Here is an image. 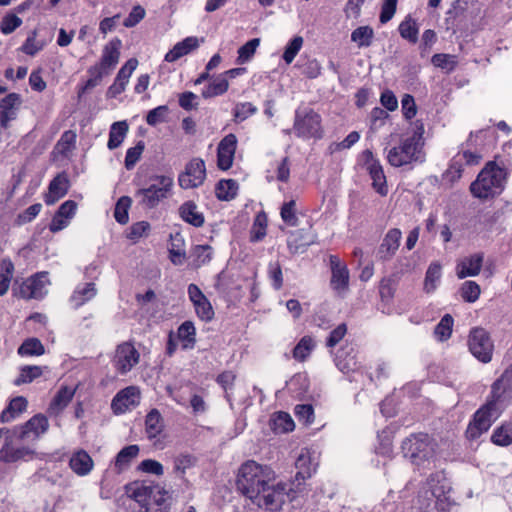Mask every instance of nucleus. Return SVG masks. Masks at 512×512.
Returning a JSON list of instances; mask_svg holds the SVG:
<instances>
[{"instance_id":"obj_53","label":"nucleus","mask_w":512,"mask_h":512,"mask_svg":"<svg viewBox=\"0 0 512 512\" xmlns=\"http://www.w3.org/2000/svg\"><path fill=\"white\" fill-rule=\"evenodd\" d=\"M303 46V38L295 36L284 48L282 59L287 65L291 64Z\"/></svg>"},{"instance_id":"obj_62","label":"nucleus","mask_w":512,"mask_h":512,"mask_svg":"<svg viewBox=\"0 0 512 512\" xmlns=\"http://www.w3.org/2000/svg\"><path fill=\"white\" fill-rule=\"evenodd\" d=\"M144 147L143 141H139L134 147L127 150L125 156V167L127 170L134 168L143 153Z\"/></svg>"},{"instance_id":"obj_4","label":"nucleus","mask_w":512,"mask_h":512,"mask_svg":"<svg viewBox=\"0 0 512 512\" xmlns=\"http://www.w3.org/2000/svg\"><path fill=\"white\" fill-rule=\"evenodd\" d=\"M121 46L122 43L118 38L112 39L104 46L100 61L87 71L89 78L79 89V97L98 86L104 77L111 74L119 62Z\"/></svg>"},{"instance_id":"obj_39","label":"nucleus","mask_w":512,"mask_h":512,"mask_svg":"<svg viewBox=\"0 0 512 512\" xmlns=\"http://www.w3.org/2000/svg\"><path fill=\"white\" fill-rule=\"evenodd\" d=\"M170 240V259L174 264L180 265L185 258L184 238L179 232H176L175 234H171Z\"/></svg>"},{"instance_id":"obj_47","label":"nucleus","mask_w":512,"mask_h":512,"mask_svg":"<svg viewBox=\"0 0 512 512\" xmlns=\"http://www.w3.org/2000/svg\"><path fill=\"white\" fill-rule=\"evenodd\" d=\"M44 352V346L37 338H28L18 348V354L21 356H40Z\"/></svg>"},{"instance_id":"obj_57","label":"nucleus","mask_w":512,"mask_h":512,"mask_svg":"<svg viewBox=\"0 0 512 512\" xmlns=\"http://www.w3.org/2000/svg\"><path fill=\"white\" fill-rule=\"evenodd\" d=\"M431 62L435 67L441 68L446 72L453 71L457 65L456 56L442 53L433 55Z\"/></svg>"},{"instance_id":"obj_15","label":"nucleus","mask_w":512,"mask_h":512,"mask_svg":"<svg viewBox=\"0 0 512 512\" xmlns=\"http://www.w3.org/2000/svg\"><path fill=\"white\" fill-rule=\"evenodd\" d=\"M140 402V391L135 386L120 390L113 398L111 408L116 414H122Z\"/></svg>"},{"instance_id":"obj_16","label":"nucleus","mask_w":512,"mask_h":512,"mask_svg":"<svg viewBox=\"0 0 512 512\" xmlns=\"http://www.w3.org/2000/svg\"><path fill=\"white\" fill-rule=\"evenodd\" d=\"M484 253L476 252L458 260L456 264V275L459 279L477 276L483 267Z\"/></svg>"},{"instance_id":"obj_20","label":"nucleus","mask_w":512,"mask_h":512,"mask_svg":"<svg viewBox=\"0 0 512 512\" xmlns=\"http://www.w3.org/2000/svg\"><path fill=\"white\" fill-rule=\"evenodd\" d=\"M20 104V96L16 93H10L1 100L0 124L2 127L7 128L10 121L16 118Z\"/></svg>"},{"instance_id":"obj_49","label":"nucleus","mask_w":512,"mask_h":512,"mask_svg":"<svg viewBox=\"0 0 512 512\" xmlns=\"http://www.w3.org/2000/svg\"><path fill=\"white\" fill-rule=\"evenodd\" d=\"M462 172L463 165L460 163V158L453 157L448 169L444 172L442 179L445 183L452 186L462 177Z\"/></svg>"},{"instance_id":"obj_11","label":"nucleus","mask_w":512,"mask_h":512,"mask_svg":"<svg viewBox=\"0 0 512 512\" xmlns=\"http://www.w3.org/2000/svg\"><path fill=\"white\" fill-rule=\"evenodd\" d=\"M139 359L140 354L134 345L124 342L117 346L112 363L119 374L125 375L139 363Z\"/></svg>"},{"instance_id":"obj_60","label":"nucleus","mask_w":512,"mask_h":512,"mask_svg":"<svg viewBox=\"0 0 512 512\" xmlns=\"http://www.w3.org/2000/svg\"><path fill=\"white\" fill-rule=\"evenodd\" d=\"M281 218L282 220L289 226H297L298 225V217L296 215V202L295 200H290L285 202L281 207Z\"/></svg>"},{"instance_id":"obj_30","label":"nucleus","mask_w":512,"mask_h":512,"mask_svg":"<svg viewBox=\"0 0 512 512\" xmlns=\"http://www.w3.org/2000/svg\"><path fill=\"white\" fill-rule=\"evenodd\" d=\"M419 509L421 512H449V503L445 498L436 497L433 492H425V496L419 497Z\"/></svg>"},{"instance_id":"obj_63","label":"nucleus","mask_w":512,"mask_h":512,"mask_svg":"<svg viewBox=\"0 0 512 512\" xmlns=\"http://www.w3.org/2000/svg\"><path fill=\"white\" fill-rule=\"evenodd\" d=\"M294 413L299 422L310 425L314 421V409L310 404H299L294 408Z\"/></svg>"},{"instance_id":"obj_2","label":"nucleus","mask_w":512,"mask_h":512,"mask_svg":"<svg viewBox=\"0 0 512 512\" xmlns=\"http://www.w3.org/2000/svg\"><path fill=\"white\" fill-rule=\"evenodd\" d=\"M128 492L139 504L141 512H169L171 495L159 483L143 481L133 483Z\"/></svg>"},{"instance_id":"obj_42","label":"nucleus","mask_w":512,"mask_h":512,"mask_svg":"<svg viewBox=\"0 0 512 512\" xmlns=\"http://www.w3.org/2000/svg\"><path fill=\"white\" fill-rule=\"evenodd\" d=\"M271 427L275 433H288L294 430L295 424L286 412H278L271 420Z\"/></svg>"},{"instance_id":"obj_61","label":"nucleus","mask_w":512,"mask_h":512,"mask_svg":"<svg viewBox=\"0 0 512 512\" xmlns=\"http://www.w3.org/2000/svg\"><path fill=\"white\" fill-rule=\"evenodd\" d=\"M396 291V285L390 278H383L379 284V295L381 301L390 304Z\"/></svg>"},{"instance_id":"obj_34","label":"nucleus","mask_w":512,"mask_h":512,"mask_svg":"<svg viewBox=\"0 0 512 512\" xmlns=\"http://www.w3.org/2000/svg\"><path fill=\"white\" fill-rule=\"evenodd\" d=\"M164 421L157 409H152L145 418V432L149 439H154L162 433Z\"/></svg>"},{"instance_id":"obj_13","label":"nucleus","mask_w":512,"mask_h":512,"mask_svg":"<svg viewBox=\"0 0 512 512\" xmlns=\"http://www.w3.org/2000/svg\"><path fill=\"white\" fill-rule=\"evenodd\" d=\"M363 156L365 159L364 165L372 180L373 189L381 196H386L388 194V186L382 165L370 150H365Z\"/></svg>"},{"instance_id":"obj_7","label":"nucleus","mask_w":512,"mask_h":512,"mask_svg":"<svg viewBox=\"0 0 512 512\" xmlns=\"http://www.w3.org/2000/svg\"><path fill=\"white\" fill-rule=\"evenodd\" d=\"M293 132L298 138L319 140L324 136L321 115L310 107L295 111Z\"/></svg>"},{"instance_id":"obj_14","label":"nucleus","mask_w":512,"mask_h":512,"mask_svg":"<svg viewBox=\"0 0 512 512\" xmlns=\"http://www.w3.org/2000/svg\"><path fill=\"white\" fill-rule=\"evenodd\" d=\"M329 265L331 269L330 285L338 293L346 291L349 286V271L345 263L338 256L330 255Z\"/></svg>"},{"instance_id":"obj_26","label":"nucleus","mask_w":512,"mask_h":512,"mask_svg":"<svg viewBox=\"0 0 512 512\" xmlns=\"http://www.w3.org/2000/svg\"><path fill=\"white\" fill-rule=\"evenodd\" d=\"M14 438H16V436L10 434V438L4 442L0 449V459L4 462H16L33 454V451L27 447H14Z\"/></svg>"},{"instance_id":"obj_46","label":"nucleus","mask_w":512,"mask_h":512,"mask_svg":"<svg viewBox=\"0 0 512 512\" xmlns=\"http://www.w3.org/2000/svg\"><path fill=\"white\" fill-rule=\"evenodd\" d=\"M442 274V267L438 262H433L429 265L424 281V289L427 293L435 290Z\"/></svg>"},{"instance_id":"obj_27","label":"nucleus","mask_w":512,"mask_h":512,"mask_svg":"<svg viewBox=\"0 0 512 512\" xmlns=\"http://www.w3.org/2000/svg\"><path fill=\"white\" fill-rule=\"evenodd\" d=\"M192 467V455L188 451L176 452L172 456V475L188 484L186 473Z\"/></svg>"},{"instance_id":"obj_28","label":"nucleus","mask_w":512,"mask_h":512,"mask_svg":"<svg viewBox=\"0 0 512 512\" xmlns=\"http://www.w3.org/2000/svg\"><path fill=\"white\" fill-rule=\"evenodd\" d=\"M69 466L75 474L85 476L93 469L94 462L85 450H78L72 454Z\"/></svg>"},{"instance_id":"obj_37","label":"nucleus","mask_w":512,"mask_h":512,"mask_svg":"<svg viewBox=\"0 0 512 512\" xmlns=\"http://www.w3.org/2000/svg\"><path fill=\"white\" fill-rule=\"evenodd\" d=\"M128 124L126 121L114 122L111 125L109 132V140L107 146L110 150H114L119 147L124 141L128 132Z\"/></svg>"},{"instance_id":"obj_40","label":"nucleus","mask_w":512,"mask_h":512,"mask_svg":"<svg viewBox=\"0 0 512 512\" xmlns=\"http://www.w3.org/2000/svg\"><path fill=\"white\" fill-rule=\"evenodd\" d=\"M229 88V82L226 77L219 75L202 90V96L204 98H212L219 95H223Z\"/></svg>"},{"instance_id":"obj_36","label":"nucleus","mask_w":512,"mask_h":512,"mask_svg":"<svg viewBox=\"0 0 512 512\" xmlns=\"http://www.w3.org/2000/svg\"><path fill=\"white\" fill-rule=\"evenodd\" d=\"M316 347L314 338L310 335L303 336L292 350V357L298 362H304Z\"/></svg>"},{"instance_id":"obj_18","label":"nucleus","mask_w":512,"mask_h":512,"mask_svg":"<svg viewBox=\"0 0 512 512\" xmlns=\"http://www.w3.org/2000/svg\"><path fill=\"white\" fill-rule=\"evenodd\" d=\"M192 345V321H185L177 333L170 332L167 343V354L172 355L177 347L188 349Z\"/></svg>"},{"instance_id":"obj_12","label":"nucleus","mask_w":512,"mask_h":512,"mask_svg":"<svg viewBox=\"0 0 512 512\" xmlns=\"http://www.w3.org/2000/svg\"><path fill=\"white\" fill-rule=\"evenodd\" d=\"M49 427V422L43 414H36L30 418L24 425L16 426L11 430V433L16 436L18 440H34L46 433Z\"/></svg>"},{"instance_id":"obj_55","label":"nucleus","mask_w":512,"mask_h":512,"mask_svg":"<svg viewBox=\"0 0 512 512\" xmlns=\"http://www.w3.org/2000/svg\"><path fill=\"white\" fill-rule=\"evenodd\" d=\"M131 198L122 196L116 203L114 217L120 224H126L129 220L128 210L131 206Z\"/></svg>"},{"instance_id":"obj_8","label":"nucleus","mask_w":512,"mask_h":512,"mask_svg":"<svg viewBox=\"0 0 512 512\" xmlns=\"http://www.w3.org/2000/svg\"><path fill=\"white\" fill-rule=\"evenodd\" d=\"M497 404L498 402L490 397L487 403L475 412L473 420L469 423L466 430L468 438L477 439L489 430L493 421L498 417Z\"/></svg>"},{"instance_id":"obj_32","label":"nucleus","mask_w":512,"mask_h":512,"mask_svg":"<svg viewBox=\"0 0 512 512\" xmlns=\"http://www.w3.org/2000/svg\"><path fill=\"white\" fill-rule=\"evenodd\" d=\"M75 390L64 386L60 388V390L57 392L53 400L51 401L48 412L50 415H58L60 414L64 408L67 407V405L70 403L74 396Z\"/></svg>"},{"instance_id":"obj_56","label":"nucleus","mask_w":512,"mask_h":512,"mask_svg":"<svg viewBox=\"0 0 512 512\" xmlns=\"http://www.w3.org/2000/svg\"><path fill=\"white\" fill-rule=\"evenodd\" d=\"M453 318L451 315L446 314L442 317L440 322L436 325L434 334L440 341H445L450 338L452 333Z\"/></svg>"},{"instance_id":"obj_59","label":"nucleus","mask_w":512,"mask_h":512,"mask_svg":"<svg viewBox=\"0 0 512 512\" xmlns=\"http://www.w3.org/2000/svg\"><path fill=\"white\" fill-rule=\"evenodd\" d=\"M2 273L0 274V296L7 293L14 271V265L10 260H3Z\"/></svg>"},{"instance_id":"obj_5","label":"nucleus","mask_w":512,"mask_h":512,"mask_svg":"<svg viewBox=\"0 0 512 512\" xmlns=\"http://www.w3.org/2000/svg\"><path fill=\"white\" fill-rule=\"evenodd\" d=\"M401 450L405 458L420 467L433 458L435 443L427 433H413L402 441Z\"/></svg>"},{"instance_id":"obj_23","label":"nucleus","mask_w":512,"mask_h":512,"mask_svg":"<svg viewBox=\"0 0 512 512\" xmlns=\"http://www.w3.org/2000/svg\"><path fill=\"white\" fill-rule=\"evenodd\" d=\"M68 189L69 179L67 175L65 173L58 174L49 184L48 193L45 195V203L53 205L67 194Z\"/></svg>"},{"instance_id":"obj_19","label":"nucleus","mask_w":512,"mask_h":512,"mask_svg":"<svg viewBox=\"0 0 512 512\" xmlns=\"http://www.w3.org/2000/svg\"><path fill=\"white\" fill-rule=\"evenodd\" d=\"M335 364L345 374L357 371L360 368V364L357 360L355 348L348 344L340 348L335 357Z\"/></svg>"},{"instance_id":"obj_24","label":"nucleus","mask_w":512,"mask_h":512,"mask_svg":"<svg viewBox=\"0 0 512 512\" xmlns=\"http://www.w3.org/2000/svg\"><path fill=\"white\" fill-rule=\"evenodd\" d=\"M46 283V273L36 274L23 283L21 287V293L26 298L40 299L45 294Z\"/></svg>"},{"instance_id":"obj_51","label":"nucleus","mask_w":512,"mask_h":512,"mask_svg":"<svg viewBox=\"0 0 512 512\" xmlns=\"http://www.w3.org/2000/svg\"><path fill=\"white\" fill-rule=\"evenodd\" d=\"M481 293L480 286L475 281H465L460 287V295L465 302L473 303L478 300Z\"/></svg>"},{"instance_id":"obj_41","label":"nucleus","mask_w":512,"mask_h":512,"mask_svg":"<svg viewBox=\"0 0 512 512\" xmlns=\"http://www.w3.org/2000/svg\"><path fill=\"white\" fill-rule=\"evenodd\" d=\"M491 442L497 446L506 447L512 444V424L504 422L497 427L492 435Z\"/></svg>"},{"instance_id":"obj_43","label":"nucleus","mask_w":512,"mask_h":512,"mask_svg":"<svg viewBox=\"0 0 512 512\" xmlns=\"http://www.w3.org/2000/svg\"><path fill=\"white\" fill-rule=\"evenodd\" d=\"M76 138L77 135L75 131H65L57 141L54 150L62 156H67V154L75 148Z\"/></svg>"},{"instance_id":"obj_25","label":"nucleus","mask_w":512,"mask_h":512,"mask_svg":"<svg viewBox=\"0 0 512 512\" xmlns=\"http://www.w3.org/2000/svg\"><path fill=\"white\" fill-rule=\"evenodd\" d=\"M402 233L398 228L390 229L379 247L378 254L380 259H391L399 248Z\"/></svg>"},{"instance_id":"obj_3","label":"nucleus","mask_w":512,"mask_h":512,"mask_svg":"<svg viewBox=\"0 0 512 512\" xmlns=\"http://www.w3.org/2000/svg\"><path fill=\"white\" fill-rule=\"evenodd\" d=\"M423 132V124H420L411 136L402 139L398 146L391 148L387 154L388 163L394 167H401L414 162H424Z\"/></svg>"},{"instance_id":"obj_58","label":"nucleus","mask_w":512,"mask_h":512,"mask_svg":"<svg viewBox=\"0 0 512 512\" xmlns=\"http://www.w3.org/2000/svg\"><path fill=\"white\" fill-rule=\"evenodd\" d=\"M259 44H260V39L254 38V39L249 40L243 46H241L238 50L237 62L240 64L248 62L254 56Z\"/></svg>"},{"instance_id":"obj_9","label":"nucleus","mask_w":512,"mask_h":512,"mask_svg":"<svg viewBox=\"0 0 512 512\" xmlns=\"http://www.w3.org/2000/svg\"><path fill=\"white\" fill-rule=\"evenodd\" d=\"M156 183L151 184L148 188L139 189L136 197L139 203L147 208H154L158 203L166 198L168 191L173 185V179L169 176H155Z\"/></svg>"},{"instance_id":"obj_33","label":"nucleus","mask_w":512,"mask_h":512,"mask_svg":"<svg viewBox=\"0 0 512 512\" xmlns=\"http://www.w3.org/2000/svg\"><path fill=\"white\" fill-rule=\"evenodd\" d=\"M27 400L22 396L13 398L8 406L2 411L0 415V421L2 423H8L16 419L21 413L27 408Z\"/></svg>"},{"instance_id":"obj_17","label":"nucleus","mask_w":512,"mask_h":512,"mask_svg":"<svg viewBox=\"0 0 512 512\" xmlns=\"http://www.w3.org/2000/svg\"><path fill=\"white\" fill-rule=\"evenodd\" d=\"M236 148L237 138L232 133L220 141L217 149V164L221 170H228L232 166Z\"/></svg>"},{"instance_id":"obj_54","label":"nucleus","mask_w":512,"mask_h":512,"mask_svg":"<svg viewBox=\"0 0 512 512\" xmlns=\"http://www.w3.org/2000/svg\"><path fill=\"white\" fill-rule=\"evenodd\" d=\"M192 49V37H187L184 41L177 43L172 50L165 55L167 62H174L183 55H186Z\"/></svg>"},{"instance_id":"obj_44","label":"nucleus","mask_w":512,"mask_h":512,"mask_svg":"<svg viewBox=\"0 0 512 512\" xmlns=\"http://www.w3.org/2000/svg\"><path fill=\"white\" fill-rule=\"evenodd\" d=\"M267 215L264 212H259L255 218L250 230V240L252 242L261 241L266 235L267 229Z\"/></svg>"},{"instance_id":"obj_50","label":"nucleus","mask_w":512,"mask_h":512,"mask_svg":"<svg viewBox=\"0 0 512 512\" xmlns=\"http://www.w3.org/2000/svg\"><path fill=\"white\" fill-rule=\"evenodd\" d=\"M139 446L129 445L119 451L116 456L115 465L119 469L127 467L130 462L138 455Z\"/></svg>"},{"instance_id":"obj_52","label":"nucleus","mask_w":512,"mask_h":512,"mask_svg":"<svg viewBox=\"0 0 512 512\" xmlns=\"http://www.w3.org/2000/svg\"><path fill=\"white\" fill-rule=\"evenodd\" d=\"M301 73L307 78H316L321 71L320 64L316 59L301 58L296 65Z\"/></svg>"},{"instance_id":"obj_45","label":"nucleus","mask_w":512,"mask_h":512,"mask_svg":"<svg viewBox=\"0 0 512 512\" xmlns=\"http://www.w3.org/2000/svg\"><path fill=\"white\" fill-rule=\"evenodd\" d=\"M43 374V368L36 365L23 366L20 369L19 376L14 380V385L20 386L22 384L31 383L36 378Z\"/></svg>"},{"instance_id":"obj_1","label":"nucleus","mask_w":512,"mask_h":512,"mask_svg":"<svg viewBox=\"0 0 512 512\" xmlns=\"http://www.w3.org/2000/svg\"><path fill=\"white\" fill-rule=\"evenodd\" d=\"M237 490L254 505L277 512L285 502L286 485L276 482L275 472L253 460L244 462L237 474Z\"/></svg>"},{"instance_id":"obj_31","label":"nucleus","mask_w":512,"mask_h":512,"mask_svg":"<svg viewBox=\"0 0 512 512\" xmlns=\"http://www.w3.org/2000/svg\"><path fill=\"white\" fill-rule=\"evenodd\" d=\"M295 466L297 468L296 479L305 480L316 471L317 464L313 463L310 451L303 449L296 459Z\"/></svg>"},{"instance_id":"obj_21","label":"nucleus","mask_w":512,"mask_h":512,"mask_svg":"<svg viewBox=\"0 0 512 512\" xmlns=\"http://www.w3.org/2000/svg\"><path fill=\"white\" fill-rule=\"evenodd\" d=\"M512 391V364L509 365L501 376L491 386V398L498 403L506 399L507 393Z\"/></svg>"},{"instance_id":"obj_64","label":"nucleus","mask_w":512,"mask_h":512,"mask_svg":"<svg viewBox=\"0 0 512 512\" xmlns=\"http://www.w3.org/2000/svg\"><path fill=\"white\" fill-rule=\"evenodd\" d=\"M171 396L181 406L189 407L192 405V388L190 386L172 390Z\"/></svg>"},{"instance_id":"obj_22","label":"nucleus","mask_w":512,"mask_h":512,"mask_svg":"<svg viewBox=\"0 0 512 512\" xmlns=\"http://www.w3.org/2000/svg\"><path fill=\"white\" fill-rule=\"evenodd\" d=\"M77 204L73 200H67L59 207L57 213L52 219L50 230L58 232L68 226L69 220L74 216Z\"/></svg>"},{"instance_id":"obj_10","label":"nucleus","mask_w":512,"mask_h":512,"mask_svg":"<svg viewBox=\"0 0 512 512\" xmlns=\"http://www.w3.org/2000/svg\"><path fill=\"white\" fill-rule=\"evenodd\" d=\"M470 352L481 362L488 363L492 359L493 341L484 328H474L468 337Z\"/></svg>"},{"instance_id":"obj_35","label":"nucleus","mask_w":512,"mask_h":512,"mask_svg":"<svg viewBox=\"0 0 512 512\" xmlns=\"http://www.w3.org/2000/svg\"><path fill=\"white\" fill-rule=\"evenodd\" d=\"M194 309L197 316L204 321H209L214 316V310L210 302L204 297L197 286L194 285Z\"/></svg>"},{"instance_id":"obj_38","label":"nucleus","mask_w":512,"mask_h":512,"mask_svg":"<svg viewBox=\"0 0 512 512\" xmlns=\"http://www.w3.org/2000/svg\"><path fill=\"white\" fill-rule=\"evenodd\" d=\"M238 184L233 179L220 180L215 187L216 197L221 201H229L235 198Z\"/></svg>"},{"instance_id":"obj_6","label":"nucleus","mask_w":512,"mask_h":512,"mask_svg":"<svg viewBox=\"0 0 512 512\" xmlns=\"http://www.w3.org/2000/svg\"><path fill=\"white\" fill-rule=\"evenodd\" d=\"M504 178V170L494 162H489L471 183L470 191L473 196L480 199L493 197L502 190Z\"/></svg>"},{"instance_id":"obj_29","label":"nucleus","mask_w":512,"mask_h":512,"mask_svg":"<svg viewBox=\"0 0 512 512\" xmlns=\"http://www.w3.org/2000/svg\"><path fill=\"white\" fill-rule=\"evenodd\" d=\"M96 295L97 288L94 282L81 283L74 289L70 296V302L75 308H79L92 300Z\"/></svg>"},{"instance_id":"obj_48","label":"nucleus","mask_w":512,"mask_h":512,"mask_svg":"<svg viewBox=\"0 0 512 512\" xmlns=\"http://www.w3.org/2000/svg\"><path fill=\"white\" fill-rule=\"evenodd\" d=\"M169 113L170 109L167 105H160L147 113L146 123L152 127L165 123L168 121Z\"/></svg>"}]
</instances>
